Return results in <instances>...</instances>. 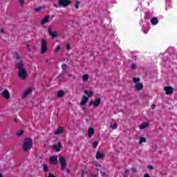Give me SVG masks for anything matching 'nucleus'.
Returning <instances> with one entry per match:
<instances>
[{
    "label": "nucleus",
    "mask_w": 177,
    "mask_h": 177,
    "mask_svg": "<svg viewBox=\"0 0 177 177\" xmlns=\"http://www.w3.org/2000/svg\"><path fill=\"white\" fill-rule=\"evenodd\" d=\"M96 169H97V171H100V169H102V166H100V165H96Z\"/></svg>",
    "instance_id": "nucleus-35"
},
{
    "label": "nucleus",
    "mask_w": 177,
    "mask_h": 177,
    "mask_svg": "<svg viewBox=\"0 0 177 177\" xmlns=\"http://www.w3.org/2000/svg\"><path fill=\"white\" fill-rule=\"evenodd\" d=\"M67 68H68V65L64 64L62 65V70L63 71H64V73H66V71H67Z\"/></svg>",
    "instance_id": "nucleus-29"
},
{
    "label": "nucleus",
    "mask_w": 177,
    "mask_h": 177,
    "mask_svg": "<svg viewBox=\"0 0 177 177\" xmlns=\"http://www.w3.org/2000/svg\"><path fill=\"white\" fill-rule=\"evenodd\" d=\"M84 93L86 95L87 97H92V96H93V92L91 91L85 90Z\"/></svg>",
    "instance_id": "nucleus-21"
},
{
    "label": "nucleus",
    "mask_w": 177,
    "mask_h": 177,
    "mask_svg": "<svg viewBox=\"0 0 177 177\" xmlns=\"http://www.w3.org/2000/svg\"><path fill=\"white\" fill-rule=\"evenodd\" d=\"M66 48L67 50H70V44H68Z\"/></svg>",
    "instance_id": "nucleus-40"
},
{
    "label": "nucleus",
    "mask_w": 177,
    "mask_h": 177,
    "mask_svg": "<svg viewBox=\"0 0 177 177\" xmlns=\"http://www.w3.org/2000/svg\"><path fill=\"white\" fill-rule=\"evenodd\" d=\"M82 80L83 82H88V80H89V75H88V74L83 75V76L82 77Z\"/></svg>",
    "instance_id": "nucleus-23"
},
{
    "label": "nucleus",
    "mask_w": 177,
    "mask_h": 177,
    "mask_svg": "<svg viewBox=\"0 0 177 177\" xmlns=\"http://www.w3.org/2000/svg\"><path fill=\"white\" fill-rule=\"evenodd\" d=\"M53 6H54L55 8H59V6H58L57 4H53Z\"/></svg>",
    "instance_id": "nucleus-46"
},
{
    "label": "nucleus",
    "mask_w": 177,
    "mask_h": 177,
    "mask_svg": "<svg viewBox=\"0 0 177 177\" xmlns=\"http://www.w3.org/2000/svg\"><path fill=\"white\" fill-rule=\"evenodd\" d=\"M70 3H71V1H70V0H59V4L63 8H67V6L70 5Z\"/></svg>",
    "instance_id": "nucleus-6"
},
{
    "label": "nucleus",
    "mask_w": 177,
    "mask_h": 177,
    "mask_svg": "<svg viewBox=\"0 0 177 177\" xmlns=\"http://www.w3.org/2000/svg\"><path fill=\"white\" fill-rule=\"evenodd\" d=\"M48 52V41L43 39L41 41V46L40 48V53L41 55H45Z\"/></svg>",
    "instance_id": "nucleus-3"
},
{
    "label": "nucleus",
    "mask_w": 177,
    "mask_h": 177,
    "mask_svg": "<svg viewBox=\"0 0 177 177\" xmlns=\"http://www.w3.org/2000/svg\"><path fill=\"white\" fill-rule=\"evenodd\" d=\"M150 21L152 26H157L158 24V18L153 17L151 19Z\"/></svg>",
    "instance_id": "nucleus-16"
},
{
    "label": "nucleus",
    "mask_w": 177,
    "mask_h": 177,
    "mask_svg": "<svg viewBox=\"0 0 177 177\" xmlns=\"http://www.w3.org/2000/svg\"><path fill=\"white\" fill-rule=\"evenodd\" d=\"M144 177H150V175H149L148 174H146L144 175Z\"/></svg>",
    "instance_id": "nucleus-45"
},
{
    "label": "nucleus",
    "mask_w": 177,
    "mask_h": 177,
    "mask_svg": "<svg viewBox=\"0 0 177 177\" xmlns=\"http://www.w3.org/2000/svg\"><path fill=\"white\" fill-rule=\"evenodd\" d=\"M151 109H152L153 110H154V109H156V105H155V104H152V105H151Z\"/></svg>",
    "instance_id": "nucleus-41"
},
{
    "label": "nucleus",
    "mask_w": 177,
    "mask_h": 177,
    "mask_svg": "<svg viewBox=\"0 0 177 177\" xmlns=\"http://www.w3.org/2000/svg\"><path fill=\"white\" fill-rule=\"evenodd\" d=\"M142 143H146V138L142 137L140 138V145L142 146Z\"/></svg>",
    "instance_id": "nucleus-27"
},
{
    "label": "nucleus",
    "mask_w": 177,
    "mask_h": 177,
    "mask_svg": "<svg viewBox=\"0 0 177 177\" xmlns=\"http://www.w3.org/2000/svg\"><path fill=\"white\" fill-rule=\"evenodd\" d=\"M0 177H3V176H2V174L0 173Z\"/></svg>",
    "instance_id": "nucleus-50"
},
{
    "label": "nucleus",
    "mask_w": 177,
    "mask_h": 177,
    "mask_svg": "<svg viewBox=\"0 0 177 177\" xmlns=\"http://www.w3.org/2000/svg\"><path fill=\"white\" fill-rule=\"evenodd\" d=\"M48 34L52 37V38H57V32L56 31H52V26H49L48 29Z\"/></svg>",
    "instance_id": "nucleus-7"
},
{
    "label": "nucleus",
    "mask_w": 177,
    "mask_h": 177,
    "mask_svg": "<svg viewBox=\"0 0 177 177\" xmlns=\"http://www.w3.org/2000/svg\"><path fill=\"white\" fill-rule=\"evenodd\" d=\"M68 75L69 77H73V75L71 73H69Z\"/></svg>",
    "instance_id": "nucleus-48"
},
{
    "label": "nucleus",
    "mask_w": 177,
    "mask_h": 177,
    "mask_svg": "<svg viewBox=\"0 0 177 177\" xmlns=\"http://www.w3.org/2000/svg\"><path fill=\"white\" fill-rule=\"evenodd\" d=\"M57 96L58 97H63V96H64V91H58Z\"/></svg>",
    "instance_id": "nucleus-26"
},
{
    "label": "nucleus",
    "mask_w": 177,
    "mask_h": 177,
    "mask_svg": "<svg viewBox=\"0 0 177 177\" xmlns=\"http://www.w3.org/2000/svg\"><path fill=\"white\" fill-rule=\"evenodd\" d=\"M140 129H146V128H149V123L143 122L141 123L139 126Z\"/></svg>",
    "instance_id": "nucleus-20"
},
{
    "label": "nucleus",
    "mask_w": 177,
    "mask_h": 177,
    "mask_svg": "<svg viewBox=\"0 0 177 177\" xmlns=\"http://www.w3.org/2000/svg\"><path fill=\"white\" fill-rule=\"evenodd\" d=\"M88 100H89V97H86V95H84L80 102V106H85L88 102Z\"/></svg>",
    "instance_id": "nucleus-13"
},
{
    "label": "nucleus",
    "mask_w": 177,
    "mask_h": 177,
    "mask_svg": "<svg viewBox=\"0 0 177 177\" xmlns=\"http://www.w3.org/2000/svg\"><path fill=\"white\" fill-rule=\"evenodd\" d=\"M49 161L50 164H53V165H56L59 160H57V156H50L49 158Z\"/></svg>",
    "instance_id": "nucleus-11"
},
{
    "label": "nucleus",
    "mask_w": 177,
    "mask_h": 177,
    "mask_svg": "<svg viewBox=\"0 0 177 177\" xmlns=\"http://www.w3.org/2000/svg\"><path fill=\"white\" fill-rule=\"evenodd\" d=\"M43 168H44V171L45 172H47V171L48 170V165H46L45 164L43 165Z\"/></svg>",
    "instance_id": "nucleus-34"
},
{
    "label": "nucleus",
    "mask_w": 177,
    "mask_h": 177,
    "mask_svg": "<svg viewBox=\"0 0 177 177\" xmlns=\"http://www.w3.org/2000/svg\"><path fill=\"white\" fill-rule=\"evenodd\" d=\"M28 76V74L27 73V71L26 69H23V80H26L27 77Z\"/></svg>",
    "instance_id": "nucleus-24"
},
{
    "label": "nucleus",
    "mask_w": 177,
    "mask_h": 177,
    "mask_svg": "<svg viewBox=\"0 0 177 177\" xmlns=\"http://www.w3.org/2000/svg\"><path fill=\"white\" fill-rule=\"evenodd\" d=\"M97 145H99V141L93 142V149H96V147H97Z\"/></svg>",
    "instance_id": "nucleus-32"
},
{
    "label": "nucleus",
    "mask_w": 177,
    "mask_h": 177,
    "mask_svg": "<svg viewBox=\"0 0 177 177\" xmlns=\"http://www.w3.org/2000/svg\"><path fill=\"white\" fill-rule=\"evenodd\" d=\"M148 168L149 169H153V165H149Z\"/></svg>",
    "instance_id": "nucleus-42"
},
{
    "label": "nucleus",
    "mask_w": 177,
    "mask_h": 177,
    "mask_svg": "<svg viewBox=\"0 0 177 177\" xmlns=\"http://www.w3.org/2000/svg\"><path fill=\"white\" fill-rule=\"evenodd\" d=\"M132 171H133V172L135 174V172H136V168H133V169H132Z\"/></svg>",
    "instance_id": "nucleus-44"
},
{
    "label": "nucleus",
    "mask_w": 177,
    "mask_h": 177,
    "mask_svg": "<svg viewBox=\"0 0 177 177\" xmlns=\"http://www.w3.org/2000/svg\"><path fill=\"white\" fill-rule=\"evenodd\" d=\"M75 9H80V1H76V3L75 5Z\"/></svg>",
    "instance_id": "nucleus-33"
},
{
    "label": "nucleus",
    "mask_w": 177,
    "mask_h": 177,
    "mask_svg": "<svg viewBox=\"0 0 177 177\" xmlns=\"http://www.w3.org/2000/svg\"><path fill=\"white\" fill-rule=\"evenodd\" d=\"M0 34H5V30L3 29H0Z\"/></svg>",
    "instance_id": "nucleus-38"
},
{
    "label": "nucleus",
    "mask_w": 177,
    "mask_h": 177,
    "mask_svg": "<svg viewBox=\"0 0 177 177\" xmlns=\"http://www.w3.org/2000/svg\"><path fill=\"white\" fill-rule=\"evenodd\" d=\"M111 129H117V128H118V124L117 123H111Z\"/></svg>",
    "instance_id": "nucleus-25"
},
{
    "label": "nucleus",
    "mask_w": 177,
    "mask_h": 177,
    "mask_svg": "<svg viewBox=\"0 0 177 177\" xmlns=\"http://www.w3.org/2000/svg\"><path fill=\"white\" fill-rule=\"evenodd\" d=\"M15 122H17V119H14Z\"/></svg>",
    "instance_id": "nucleus-49"
},
{
    "label": "nucleus",
    "mask_w": 177,
    "mask_h": 177,
    "mask_svg": "<svg viewBox=\"0 0 177 177\" xmlns=\"http://www.w3.org/2000/svg\"><path fill=\"white\" fill-rule=\"evenodd\" d=\"M165 91L166 95H172V93H174V88H172L171 86H165Z\"/></svg>",
    "instance_id": "nucleus-9"
},
{
    "label": "nucleus",
    "mask_w": 177,
    "mask_h": 177,
    "mask_svg": "<svg viewBox=\"0 0 177 177\" xmlns=\"http://www.w3.org/2000/svg\"><path fill=\"white\" fill-rule=\"evenodd\" d=\"M1 96H3V97H4L5 99L8 100L10 98V93H9V91L4 90L1 93Z\"/></svg>",
    "instance_id": "nucleus-10"
},
{
    "label": "nucleus",
    "mask_w": 177,
    "mask_h": 177,
    "mask_svg": "<svg viewBox=\"0 0 177 177\" xmlns=\"http://www.w3.org/2000/svg\"><path fill=\"white\" fill-rule=\"evenodd\" d=\"M15 68H18L17 76L20 80H23V59L19 53H15Z\"/></svg>",
    "instance_id": "nucleus-1"
},
{
    "label": "nucleus",
    "mask_w": 177,
    "mask_h": 177,
    "mask_svg": "<svg viewBox=\"0 0 177 177\" xmlns=\"http://www.w3.org/2000/svg\"><path fill=\"white\" fill-rule=\"evenodd\" d=\"M103 157H104V153L102 151H97L96 156H95V158L97 160H100L102 158H103Z\"/></svg>",
    "instance_id": "nucleus-14"
},
{
    "label": "nucleus",
    "mask_w": 177,
    "mask_h": 177,
    "mask_svg": "<svg viewBox=\"0 0 177 177\" xmlns=\"http://www.w3.org/2000/svg\"><path fill=\"white\" fill-rule=\"evenodd\" d=\"M32 147V139L26 138L23 145V150L24 151H30L31 148Z\"/></svg>",
    "instance_id": "nucleus-2"
},
{
    "label": "nucleus",
    "mask_w": 177,
    "mask_h": 177,
    "mask_svg": "<svg viewBox=\"0 0 177 177\" xmlns=\"http://www.w3.org/2000/svg\"><path fill=\"white\" fill-rule=\"evenodd\" d=\"M126 172H128V170H126Z\"/></svg>",
    "instance_id": "nucleus-51"
},
{
    "label": "nucleus",
    "mask_w": 177,
    "mask_h": 177,
    "mask_svg": "<svg viewBox=\"0 0 177 177\" xmlns=\"http://www.w3.org/2000/svg\"><path fill=\"white\" fill-rule=\"evenodd\" d=\"M19 3L21 6H23V0H19Z\"/></svg>",
    "instance_id": "nucleus-39"
},
{
    "label": "nucleus",
    "mask_w": 177,
    "mask_h": 177,
    "mask_svg": "<svg viewBox=\"0 0 177 177\" xmlns=\"http://www.w3.org/2000/svg\"><path fill=\"white\" fill-rule=\"evenodd\" d=\"M23 135V130L20 129L16 133V136H18V138H20Z\"/></svg>",
    "instance_id": "nucleus-28"
},
{
    "label": "nucleus",
    "mask_w": 177,
    "mask_h": 177,
    "mask_svg": "<svg viewBox=\"0 0 177 177\" xmlns=\"http://www.w3.org/2000/svg\"><path fill=\"white\" fill-rule=\"evenodd\" d=\"M102 176L103 177H109V171L105 168L103 169V171H101Z\"/></svg>",
    "instance_id": "nucleus-22"
},
{
    "label": "nucleus",
    "mask_w": 177,
    "mask_h": 177,
    "mask_svg": "<svg viewBox=\"0 0 177 177\" xmlns=\"http://www.w3.org/2000/svg\"><path fill=\"white\" fill-rule=\"evenodd\" d=\"M60 49H62V47L60 46H57L54 50V53H57L60 51Z\"/></svg>",
    "instance_id": "nucleus-30"
},
{
    "label": "nucleus",
    "mask_w": 177,
    "mask_h": 177,
    "mask_svg": "<svg viewBox=\"0 0 177 177\" xmlns=\"http://www.w3.org/2000/svg\"><path fill=\"white\" fill-rule=\"evenodd\" d=\"M31 93H32V88L29 87L24 92L23 97H28Z\"/></svg>",
    "instance_id": "nucleus-8"
},
{
    "label": "nucleus",
    "mask_w": 177,
    "mask_h": 177,
    "mask_svg": "<svg viewBox=\"0 0 177 177\" xmlns=\"http://www.w3.org/2000/svg\"><path fill=\"white\" fill-rule=\"evenodd\" d=\"M49 19H50V17L49 15L46 16L44 18H43V19L41 21V24L44 25V24H46V23H48V21H49Z\"/></svg>",
    "instance_id": "nucleus-19"
},
{
    "label": "nucleus",
    "mask_w": 177,
    "mask_h": 177,
    "mask_svg": "<svg viewBox=\"0 0 177 177\" xmlns=\"http://www.w3.org/2000/svg\"><path fill=\"white\" fill-rule=\"evenodd\" d=\"M139 81H140V78H136V77H134L133 79V82H134V84H140L139 83Z\"/></svg>",
    "instance_id": "nucleus-31"
},
{
    "label": "nucleus",
    "mask_w": 177,
    "mask_h": 177,
    "mask_svg": "<svg viewBox=\"0 0 177 177\" xmlns=\"http://www.w3.org/2000/svg\"><path fill=\"white\" fill-rule=\"evenodd\" d=\"M82 176L84 177V174H85V171L84 170L82 171Z\"/></svg>",
    "instance_id": "nucleus-47"
},
{
    "label": "nucleus",
    "mask_w": 177,
    "mask_h": 177,
    "mask_svg": "<svg viewBox=\"0 0 177 177\" xmlns=\"http://www.w3.org/2000/svg\"><path fill=\"white\" fill-rule=\"evenodd\" d=\"M87 133L89 139H91V138H92V136L95 135V129H93V127L88 128Z\"/></svg>",
    "instance_id": "nucleus-15"
},
{
    "label": "nucleus",
    "mask_w": 177,
    "mask_h": 177,
    "mask_svg": "<svg viewBox=\"0 0 177 177\" xmlns=\"http://www.w3.org/2000/svg\"><path fill=\"white\" fill-rule=\"evenodd\" d=\"M63 132H64V127H58L54 133L55 135H60V133H63Z\"/></svg>",
    "instance_id": "nucleus-18"
},
{
    "label": "nucleus",
    "mask_w": 177,
    "mask_h": 177,
    "mask_svg": "<svg viewBox=\"0 0 177 177\" xmlns=\"http://www.w3.org/2000/svg\"><path fill=\"white\" fill-rule=\"evenodd\" d=\"M48 177H56V176H55V175H53V174H50L48 175Z\"/></svg>",
    "instance_id": "nucleus-43"
},
{
    "label": "nucleus",
    "mask_w": 177,
    "mask_h": 177,
    "mask_svg": "<svg viewBox=\"0 0 177 177\" xmlns=\"http://www.w3.org/2000/svg\"><path fill=\"white\" fill-rule=\"evenodd\" d=\"M39 10H42V7H38L35 8V12H39Z\"/></svg>",
    "instance_id": "nucleus-36"
},
{
    "label": "nucleus",
    "mask_w": 177,
    "mask_h": 177,
    "mask_svg": "<svg viewBox=\"0 0 177 177\" xmlns=\"http://www.w3.org/2000/svg\"><path fill=\"white\" fill-rule=\"evenodd\" d=\"M59 163L61 165V168L62 171H66V168L67 167V162L66 161V158H64V157L60 156Z\"/></svg>",
    "instance_id": "nucleus-4"
},
{
    "label": "nucleus",
    "mask_w": 177,
    "mask_h": 177,
    "mask_svg": "<svg viewBox=\"0 0 177 177\" xmlns=\"http://www.w3.org/2000/svg\"><path fill=\"white\" fill-rule=\"evenodd\" d=\"M135 88L136 91L139 92V91H142L143 89V84L142 83H138L135 85Z\"/></svg>",
    "instance_id": "nucleus-17"
},
{
    "label": "nucleus",
    "mask_w": 177,
    "mask_h": 177,
    "mask_svg": "<svg viewBox=\"0 0 177 177\" xmlns=\"http://www.w3.org/2000/svg\"><path fill=\"white\" fill-rule=\"evenodd\" d=\"M136 68V64H132L131 65V70H135Z\"/></svg>",
    "instance_id": "nucleus-37"
},
{
    "label": "nucleus",
    "mask_w": 177,
    "mask_h": 177,
    "mask_svg": "<svg viewBox=\"0 0 177 177\" xmlns=\"http://www.w3.org/2000/svg\"><path fill=\"white\" fill-rule=\"evenodd\" d=\"M53 149L55 150L57 153L62 150V142H58L57 145H53Z\"/></svg>",
    "instance_id": "nucleus-12"
},
{
    "label": "nucleus",
    "mask_w": 177,
    "mask_h": 177,
    "mask_svg": "<svg viewBox=\"0 0 177 177\" xmlns=\"http://www.w3.org/2000/svg\"><path fill=\"white\" fill-rule=\"evenodd\" d=\"M100 103H102V99L101 98H97L95 101H90L89 106L93 105L94 107H99L100 106Z\"/></svg>",
    "instance_id": "nucleus-5"
}]
</instances>
